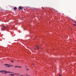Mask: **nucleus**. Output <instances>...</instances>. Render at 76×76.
I'll use <instances>...</instances> for the list:
<instances>
[{"label":"nucleus","mask_w":76,"mask_h":76,"mask_svg":"<svg viewBox=\"0 0 76 76\" xmlns=\"http://www.w3.org/2000/svg\"><path fill=\"white\" fill-rule=\"evenodd\" d=\"M0 72H2L4 74H7V73H13V72L10 71H7L5 70H1L0 71Z\"/></svg>","instance_id":"f257e3e1"},{"label":"nucleus","mask_w":76,"mask_h":76,"mask_svg":"<svg viewBox=\"0 0 76 76\" xmlns=\"http://www.w3.org/2000/svg\"><path fill=\"white\" fill-rule=\"evenodd\" d=\"M4 66H5V67H11V66H10V65H9V64H6L4 65Z\"/></svg>","instance_id":"f03ea898"},{"label":"nucleus","mask_w":76,"mask_h":76,"mask_svg":"<svg viewBox=\"0 0 76 76\" xmlns=\"http://www.w3.org/2000/svg\"><path fill=\"white\" fill-rule=\"evenodd\" d=\"M7 28V27L5 26H4L3 28H2L1 29V31H4V29Z\"/></svg>","instance_id":"7ed1b4c3"},{"label":"nucleus","mask_w":76,"mask_h":76,"mask_svg":"<svg viewBox=\"0 0 76 76\" xmlns=\"http://www.w3.org/2000/svg\"><path fill=\"white\" fill-rule=\"evenodd\" d=\"M22 8H23V7H22L20 6H19V10H21L22 9Z\"/></svg>","instance_id":"20e7f679"},{"label":"nucleus","mask_w":76,"mask_h":76,"mask_svg":"<svg viewBox=\"0 0 76 76\" xmlns=\"http://www.w3.org/2000/svg\"><path fill=\"white\" fill-rule=\"evenodd\" d=\"M10 75H11V76H15V74H10Z\"/></svg>","instance_id":"39448f33"},{"label":"nucleus","mask_w":76,"mask_h":76,"mask_svg":"<svg viewBox=\"0 0 76 76\" xmlns=\"http://www.w3.org/2000/svg\"><path fill=\"white\" fill-rule=\"evenodd\" d=\"M16 9H17V8L16 7H15L14 8V10H16Z\"/></svg>","instance_id":"423d86ee"},{"label":"nucleus","mask_w":76,"mask_h":76,"mask_svg":"<svg viewBox=\"0 0 76 76\" xmlns=\"http://www.w3.org/2000/svg\"><path fill=\"white\" fill-rule=\"evenodd\" d=\"M36 47L37 48V50H38L39 49V48L38 47V46H36Z\"/></svg>","instance_id":"0eeeda50"},{"label":"nucleus","mask_w":76,"mask_h":76,"mask_svg":"<svg viewBox=\"0 0 76 76\" xmlns=\"http://www.w3.org/2000/svg\"><path fill=\"white\" fill-rule=\"evenodd\" d=\"M18 67H19V68H22V66H19Z\"/></svg>","instance_id":"6e6552de"},{"label":"nucleus","mask_w":76,"mask_h":76,"mask_svg":"<svg viewBox=\"0 0 76 76\" xmlns=\"http://www.w3.org/2000/svg\"><path fill=\"white\" fill-rule=\"evenodd\" d=\"M11 62L12 63H13V62H14V61H11Z\"/></svg>","instance_id":"1a4fd4ad"},{"label":"nucleus","mask_w":76,"mask_h":76,"mask_svg":"<svg viewBox=\"0 0 76 76\" xmlns=\"http://www.w3.org/2000/svg\"><path fill=\"white\" fill-rule=\"evenodd\" d=\"M74 25V26H76V25L75 24H73Z\"/></svg>","instance_id":"9d476101"},{"label":"nucleus","mask_w":76,"mask_h":76,"mask_svg":"<svg viewBox=\"0 0 76 76\" xmlns=\"http://www.w3.org/2000/svg\"><path fill=\"white\" fill-rule=\"evenodd\" d=\"M15 67H18V66H15Z\"/></svg>","instance_id":"9b49d317"},{"label":"nucleus","mask_w":76,"mask_h":76,"mask_svg":"<svg viewBox=\"0 0 76 76\" xmlns=\"http://www.w3.org/2000/svg\"><path fill=\"white\" fill-rule=\"evenodd\" d=\"M59 76H61V75H60V74H59Z\"/></svg>","instance_id":"f8f14e48"},{"label":"nucleus","mask_w":76,"mask_h":76,"mask_svg":"<svg viewBox=\"0 0 76 76\" xmlns=\"http://www.w3.org/2000/svg\"><path fill=\"white\" fill-rule=\"evenodd\" d=\"M32 65H34V64H32Z\"/></svg>","instance_id":"ddd939ff"},{"label":"nucleus","mask_w":76,"mask_h":76,"mask_svg":"<svg viewBox=\"0 0 76 76\" xmlns=\"http://www.w3.org/2000/svg\"><path fill=\"white\" fill-rule=\"evenodd\" d=\"M10 66H12V67H13V65H10Z\"/></svg>","instance_id":"4468645a"},{"label":"nucleus","mask_w":76,"mask_h":76,"mask_svg":"<svg viewBox=\"0 0 76 76\" xmlns=\"http://www.w3.org/2000/svg\"><path fill=\"white\" fill-rule=\"evenodd\" d=\"M26 70H29V69H26Z\"/></svg>","instance_id":"2eb2a0df"},{"label":"nucleus","mask_w":76,"mask_h":76,"mask_svg":"<svg viewBox=\"0 0 76 76\" xmlns=\"http://www.w3.org/2000/svg\"><path fill=\"white\" fill-rule=\"evenodd\" d=\"M16 75H19V74H17Z\"/></svg>","instance_id":"dca6fc26"},{"label":"nucleus","mask_w":76,"mask_h":76,"mask_svg":"<svg viewBox=\"0 0 76 76\" xmlns=\"http://www.w3.org/2000/svg\"><path fill=\"white\" fill-rule=\"evenodd\" d=\"M26 76H30L29 75H27Z\"/></svg>","instance_id":"f3484780"},{"label":"nucleus","mask_w":76,"mask_h":76,"mask_svg":"<svg viewBox=\"0 0 76 76\" xmlns=\"http://www.w3.org/2000/svg\"><path fill=\"white\" fill-rule=\"evenodd\" d=\"M16 74H17L15 73V74H14V75H16Z\"/></svg>","instance_id":"a211bd4d"},{"label":"nucleus","mask_w":76,"mask_h":76,"mask_svg":"<svg viewBox=\"0 0 76 76\" xmlns=\"http://www.w3.org/2000/svg\"><path fill=\"white\" fill-rule=\"evenodd\" d=\"M26 67L27 68V66H26Z\"/></svg>","instance_id":"6ab92c4d"},{"label":"nucleus","mask_w":76,"mask_h":76,"mask_svg":"<svg viewBox=\"0 0 76 76\" xmlns=\"http://www.w3.org/2000/svg\"><path fill=\"white\" fill-rule=\"evenodd\" d=\"M24 10H25V9H24Z\"/></svg>","instance_id":"aec40b11"},{"label":"nucleus","mask_w":76,"mask_h":76,"mask_svg":"<svg viewBox=\"0 0 76 76\" xmlns=\"http://www.w3.org/2000/svg\"><path fill=\"white\" fill-rule=\"evenodd\" d=\"M35 49H36V48H35Z\"/></svg>","instance_id":"412c9836"}]
</instances>
